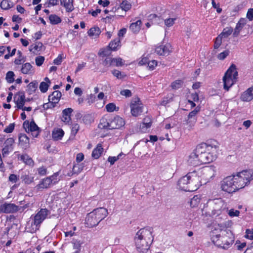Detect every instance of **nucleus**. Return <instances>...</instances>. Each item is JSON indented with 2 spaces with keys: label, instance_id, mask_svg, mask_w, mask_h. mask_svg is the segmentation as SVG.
Returning <instances> with one entry per match:
<instances>
[{
  "label": "nucleus",
  "instance_id": "nucleus-32",
  "mask_svg": "<svg viewBox=\"0 0 253 253\" xmlns=\"http://www.w3.org/2000/svg\"><path fill=\"white\" fill-rule=\"evenodd\" d=\"M38 83L36 81L31 82L27 85V92L29 94H32L35 92L38 87Z\"/></svg>",
  "mask_w": 253,
  "mask_h": 253
},
{
  "label": "nucleus",
  "instance_id": "nucleus-11",
  "mask_svg": "<svg viewBox=\"0 0 253 253\" xmlns=\"http://www.w3.org/2000/svg\"><path fill=\"white\" fill-rule=\"evenodd\" d=\"M130 113L132 116L138 117L143 112V105L138 97L133 98L130 103Z\"/></svg>",
  "mask_w": 253,
  "mask_h": 253
},
{
  "label": "nucleus",
  "instance_id": "nucleus-60",
  "mask_svg": "<svg viewBox=\"0 0 253 253\" xmlns=\"http://www.w3.org/2000/svg\"><path fill=\"white\" fill-rule=\"evenodd\" d=\"M110 54V50L109 48H103L99 50L98 54L99 56L104 57L108 56Z\"/></svg>",
  "mask_w": 253,
  "mask_h": 253
},
{
  "label": "nucleus",
  "instance_id": "nucleus-22",
  "mask_svg": "<svg viewBox=\"0 0 253 253\" xmlns=\"http://www.w3.org/2000/svg\"><path fill=\"white\" fill-rule=\"evenodd\" d=\"M52 184L49 179L46 177L44 178L41 179L39 183L37 185L36 187L38 190L47 189L51 187Z\"/></svg>",
  "mask_w": 253,
  "mask_h": 253
},
{
  "label": "nucleus",
  "instance_id": "nucleus-38",
  "mask_svg": "<svg viewBox=\"0 0 253 253\" xmlns=\"http://www.w3.org/2000/svg\"><path fill=\"white\" fill-rule=\"evenodd\" d=\"M42 42H37L35 44L30 45L29 50L34 53H36L37 52L40 51L42 50Z\"/></svg>",
  "mask_w": 253,
  "mask_h": 253
},
{
  "label": "nucleus",
  "instance_id": "nucleus-16",
  "mask_svg": "<svg viewBox=\"0 0 253 253\" xmlns=\"http://www.w3.org/2000/svg\"><path fill=\"white\" fill-rule=\"evenodd\" d=\"M171 51V46L169 43H167L165 45H158L155 48V52L160 55H168Z\"/></svg>",
  "mask_w": 253,
  "mask_h": 253
},
{
  "label": "nucleus",
  "instance_id": "nucleus-25",
  "mask_svg": "<svg viewBox=\"0 0 253 253\" xmlns=\"http://www.w3.org/2000/svg\"><path fill=\"white\" fill-rule=\"evenodd\" d=\"M21 71L24 74L32 75L34 74L35 70L30 63H26L22 65Z\"/></svg>",
  "mask_w": 253,
  "mask_h": 253
},
{
  "label": "nucleus",
  "instance_id": "nucleus-6",
  "mask_svg": "<svg viewBox=\"0 0 253 253\" xmlns=\"http://www.w3.org/2000/svg\"><path fill=\"white\" fill-rule=\"evenodd\" d=\"M238 73L236 66L232 64L227 70L223 78L224 89L227 91L237 82Z\"/></svg>",
  "mask_w": 253,
  "mask_h": 253
},
{
  "label": "nucleus",
  "instance_id": "nucleus-64",
  "mask_svg": "<svg viewBox=\"0 0 253 253\" xmlns=\"http://www.w3.org/2000/svg\"><path fill=\"white\" fill-rule=\"evenodd\" d=\"M246 17L250 21L253 20V8H251L248 10Z\"/></svg>",
  "mask_w": 253,
  "mask_h": 253
},
{
  "label": "nucleus",
  "instance_id": "nucleus-43",
  "mask_svg": "<svg viewBox=\"0 0 253 253\" xmlns=\"http://www.w3.org/2000/svg\"><path fill=\"white\" fill-rule=\"evenodd\" d=\"M105 108L108 112L117 111L119 109V107H117L114 103H108L106 105Z\"/></svg>",
  "mask_w": 253,
  "mask_h": 253
},
{
  "label": "nucleus",
  "instance_id": "nucleus-62",
  "mask_svg": "<svg viewBox=\"0 0 253 253\" xmlns=\"http://www.w3.org/2000/svg\"><path fill=\"white\" fill-rule=\"evenodd\" d=\"M149 59L147 57L143 55L141 58H140L138 60V65L140 66L144 65L145 64H148L149 62Z\"/></svg>",
  "mask_w": 253,
  "mask_h": 253
},
{
  "label": "nucleus",
  "instance_id": "nucleus-49",
  "mask_svg": "<svg viewBox=\"0 0 253 253\" xmlns=\"http://www.w3.org/2000/svg\"><path fill=\"white\" fill-rule=\"evenodd\" d=\"M123 155H124L123 153H121L117 156H109L108 158V161L110 163L111 165H113Z\"/></svg>",
  "mask_w": 253,
  "mask_h": 253
},
{
  "label": "nucleus",
  "instance_id": "nucleus-20",
  "mask_svg": "<svg viewBox=\"0 0 253 253\" xmlns=\"http://www.w3.org/2000/svg\"><path fill=\"white\" fill-rule=\"evenodd\" d=\"M14 102L18 109H22L25 103V96L24 94L20 93L15 95Z\"/></svg>",
  "mask_w": 253,
  "mask_h": 253
},
{
  "label": "nucleus",
  "instance_id": "nucleus-58",
  "mask_svg": "<svg viewBox=\"0 0 253 253\" xmlns=\"http://www.w3.org/2000/svg\"><path fill=\"white\" fill-rule=\"evenodd\" d=\"M158 65V62L155 60L149 61L147 64L148 68L150 70H153Z\"/></svg>",
  "mask_w": 253,
  "mask_h": 253
},
{
  "label": "nucleus",
  "instance_id": "nucleus-33",
  "mask_svg": "<svg viewBox=\"0 0 253 253\" xmlns=\"http://www.w3.org/2000/svg\"><path fill=\"white\" fill-rule=\"evenodd\" d=\"M141 24V21L138 20L136 22L132 23L129 26V28L133 33H137L140 29Z\"/></svg>",
  "mask_w": 253,
  "mask_h": 253
},
{
  "label": "nucleus",
  "instance_id": "nucleus-36",
  "mask_svg": "<svg viewBox=\"0 0 253 253\" xmlns=\"http://www.w3.org/2000/svg\"><path fill=\"white\" fill-rule=\"evenodd\" d=\"M201 199L200 195H195L190 200V206L192 208L197 207L200 203Z\"/></svg>",
  "mask_w": 253,
  "mask_h": 253
},
{
  "label": "nucleus",
  "instance_id": "nucleus-35",
  "mask_svg": "<svg viewBox=\"0 0 253 253\" xmlns=\"http://www.w3.org/2000/svg\"><path fill=\"white\" fill-rule=\"evenodd\" d=\"M49 22L52 25H57L62 21L61 18L56 14H51L48 17Z\"/></svg>",
  "mask_w": 253,
  "mask_h": 253
},
{
  "label": "nucleus",
  "instance_id": "nucleus-29",
  "mask_svg": "<svg viewBox=\"0 0 253 253\" xmlns=\"http://www.w3.org/2000/svg\"><path fill=\"white\" fill-rule=\"evenodd\" d=\"M44 82H42L40 84V89L42 92H46L50 84V81L47 77H45L44 79Z\"/></svg>",
  "mask_w": 253,
  "mask_h": 253
},
{
  "label": "nucleus",
  "instance_id": "nucleus-8",
  "mask_svg": "<svg viewBox=\"0 0 253 253\" xmlns=\"http://www.w3.org/2000/svg\"><path fill=\"white\" fill-rule=\"evenodd\" d=\"M194 171L196 172V176L201 181V185L209 182L216 174L214 167H205Z\"/></svg>",
  "mask_w": 253,
  "mask_h": 253
},
{
  "label": "nucleus",
  "instance_id": "nucleus-26",
  "mask_svg": "<svg viewBox=\"0 0 253 253\" xmlns=\"http://www.w3.org/2000/svg\"><path fill=\"white\" fill-rule=\"evenodd\" d=\"M30 139L25 134H20L19 136V144L23 148L26 149L29 146Z\"/></svg>",
  "mask_w": 253,
  "mask_h": 253
},
{
  "label": "nucleus",
  "instance_id": "nucleus-10",
  "mask_svg": "<svg viewBox=\"0 0 253 253\" xmlns=\"http://www.w3.org/2000/svg\"><path fill=\"white\" fill-rule=\"evenodd\" d=\"M220 186L223 191L228 193H232L238 191L233 175L225 177L221 181Z\"/></svg>",
  "mask_w": 253,
  "mask_h": 253
},
{
  "label": "nucleus",
  "instance_id": "nucleus-17",
  "mask_svg": "<svg viewBox=\"0 0 253 253\" xmlns=\"http://www.w3.org/2000/svg\"><path fill=\"white\" fill-rule=\"evenodd\" d=\"M99 223L93 211L87 214L85 217V224L88 227H92Z\"/></svg>",
  "mask_w": 253,
  "mask_h": 253
},
{
  "label": "nucleus",
  "instance_id": "nucleus-1",
  "mask_svg": "<svg viewBox=\"0 0 253 253\" xmlns=\"http://www.w3.org/2000/svg\"><path fill=\"white\" fill-rule=\"evenodd\" d=\"M218 146L215 145L202 144L189 156L187 163L189 166L197 167L214 161L217 156Z\"/></svg>",
  "mask_w": 253,
  "mask_h": 253
},
{
  "label": "nucleus",
  "instance_id": "nucleus-13",
  "mask_svg": "<svg viewBox=\"0 0 253 253\" xmlns=\"http://www.w3.org/2000/svg\"><path fill=\"white\" fill-rule=\"evenodd\" d=\"M18 210V207L12 203H4L0 205V213H12Z\"/></svg>",
  "mask_w": 253,
  "mask_h": 253
},
{
  "label": "nucleus",
  "instance_id": "nucleus-46",
  "mask_svg": "<svg viewBox=\"0 0 253 253\" xmlns=\"http://www.w3.org/2000/svg\"><path fill=\"white\" fill-rule=\"evenodd\" d=\"M15 74L12 71H8L5 77V79L8 83H12L14 81Z\"/></svg>",
  "mask_w": 253,
  "mask_h": 253
},
{
  "label": "nucleus",
  "instance_id": "nucleus-12",
  "mask_svg": "<svg viewBox=\"0 0 253 253\" xmlns=\"http://www.w3.org/2000/svg\"><path fill=\"white\" fill-rule=\"evenodd\" d=\"M23 127L26 131L31 132L34 137H37L40 133V128L34 121H25L23 123Z\"/></svg>",
  "mask_w": 253,
  "mask_h": 253
},
{
  "label": "nucleus",
  "instance_id": "nucleus-21",
  "mask_svg": "<svg viewBox=\"0 0 253 253\" xmlns=\"http://www.w3.org/2000/svg\"><path fill=\"white\" fill-rule=\"evenodd\" d=\"M60 4L63 6L67 12H71L74 9V0H60Z\"/></svg>",
  "mask_w": 253,
  "mask_h": 253
},
{
  "label": "nucleus",
  "instance_id": "nucleus-30",
  "mask_svg": "<svg viewBox=\"0 0 253 253\" xmlns=\"http://www.w3.org/2000/svg\"><path fill=\"white\" fill-rule=\"evenodd\" d=\"M110 119H107L105 117H103L101 119L100 123L98 125V127L101 129H110Z\"/></svg>",
  "mask_w": 253,
  "mask_h": 253
},
{
  "label": "nucleus",
  "instance_id": "nucleus-41",
  "mask_svg": "<svg viewBox=\"0 0 253 253\" xmlns=\"http://www.w3.org/2000/svg\"><path fill=\"white\" fill-rule=\"evenodd\" d=\"M233 29L231 27H226L224 28L222 33L219 35L223 38H226L229 36L232 33Z\"/></svg>",
  "mask_w": 253,
  "mask_h": 253
},
{
  "label": "nucleus",
  "instance_id": "nucleus-54",
  "mask_svg": "<svg viewBox=\"0 0 253 253\" xmlns=\"http://www.w3.org/2000/svg\"><path fill=\"white\" fill-rule=\"evenodd\" d=\"M151 126V122L150 121L149 118H145L144 119V122L141 126V127L142 129H143V128H145L146 129L150 128Z\"/></svg>",
  "mask_w": 253,
  "mask_h": 253
},
{
  "label": "nucleus",
  "instance_id": "nucleus-15",
  "mask_svg": "<svg viewBox=\"0 0 253 253\" xmlns=\"http://www.w3.org/2000/svg\"><path fill=\"white\" fill-rule=\"evenodd\" d=\"M125 125V121L122 118L117 116L111 119L110 123V129H120Z\"/></svg>",
  "mask_w": 253,
  "mask_h": 253
},
{
  "label": "nucleus",
  "instance_id": "nucleus-40",
  "mask_svg": "<svg viewBox=\"0 0 253 253\" xmlns=\"http://www.w3.org/2000/svg\"><path fill=\"white\" fill-rule=\"evenodd\" d=\"M59 175V171H58L54 173L52 175L47 177L51 181L52 185L58 183V182L60 180Z\"/></svg>",
  "mask_w": 253,
  "mask_h": 253
},
{
  "label": "nucleus",
  "instance_id": "nucleus-18",
  "mask_svg": "<svg viewBox=\"0 0 253 253\" xmlns=\"http://www.w3.org/2000/svg\"><path fill=\"white\" fill-rule=\"evenodd\" d=\"M240 99L244 102H250L253 99V86L249 87L241 94Z\"/></svg>",
  "mask_w": 253,
  "mask_h": 253
},
{
  "label": "nucleus",
  "instance_id": "nucleus-5",
  "mask_svg": "<svg viewBox=\"0 0 253 253\" xmlns=\"http://www.w3.org/2000/svg\"><path fill=\"white\" fill-rule=\"evenodd\" d=\"M232 175L234 176L238 190L249 185L253 178V174L251 170H243Z\"/></svg>",
  "mask_w": 253,
  "mask_h": 253
},
{
  "label": "nucleus",
  "instance_id": "nucleus-48",
  "mask_svg": "<svg viewBox=\"0 0 253 253\" xmlns=\"http://www.w3.org/2000/svg\"><path fill=\"white\" fill-rule=\"evenodd\" d=\"M227 213L231 217H238L240 215V211L234 209H231L227 211Z\"/></svg>",
  "mask_w": 253,
  "mask_h": 253
},
{
  "label": "nucleus",
  "instance_id": "nucleus-31",
  "mask_svg": "<svg viewBox=\"0 0 253 253\" xmlns=\"http://www.w3.org/2000/svg\"><path fill=\"white\" fill-rule=\"evenodd\" d=\"M103 151L102 144L99 143L97 144L96 147L93 149L92 153V156L94 159H98L101 155Z\"/></svg>",
  "mask_w": 253,
  "mask_h": 253
},
{
  "label": "nucleus",
  "instance_id": "nucleus-39",
  "mask_svg": "<svg viewBox=\"0 0 253 253\" xmlns=\"http://www.w3.org/2000/svg\"><path fill=\"white\" fill-rule=\"evenodd\" d=\"M120 8L125 11H127L131 8V3L126 0H123L120 5Z\"/></svg>",
  "mask_w": 253,
  "mask_h": 253
},
{
  "label": "nucleus",
  "instance_id": "nucleus-50",
  "mask_svg": "<svg viewBox=\"0 0 253 253\" xmlns=\"http://www.w3.org/2000/svg\"><path fill=\"white\" fill-rule=\"evenodd\" d=\"M84 166L83 164H77L74 165L73 168V172L74 173L78 174L83 169Z\"/></svg>",
  "mask_w": 253,
  "mask_h": 253
},
{
  "label": "nucleus",
  "instance_id": "nucleus-9",
  "mask_svg": "<svg viewBox=\"0 0 253 253\" xmlns=\"http://www.w3.org/2000/svg\"><path fill=\"white\" fill-rule=\"evenodd\" d=\"M214 231L211 233V239L212 242L216 243L221 238L222 244H219V245L222 248L224 249H228L233 244L234 241V237L231 231H230L229 233L227 232V234H229L228 238H227L226 236L221 237L220 234H214Z\"/></svg>",
  "mask_w": 253,
  "mask_h": 253
},
{
  "label": "nucleus",
  "instance_id": "nucleus-59",
  "mask_svg": "<svg viewBox=\"0 0 253 253\" xmlns=\"http://www.w3.org/2000/svg\"><path fill=\"white\" fill-rule=\"evenodd\" d=\"M173 95L169 94L166 97H164L163 100L161 102L162 105L165 106L169 103L172 99Z\"/></svg>",
  "mask_w": 253,
  "mask_h": 253
},
{
  "label": "nucleus",
  "instance_id": "nucleus-27",
  "mask_svg": "<svg viewBox=\"0 0 253 253\" xmlns=\"http://www.w3.org/2000/svg\"><path fill=\"white\" fill-rule=\"evenodd\" d=\"M61 97V93L58 90H55L49 95L48 100L52 104L57 103Z\"/></svg>",
  "mask_w": 253,
  "mask_h": 253
},
{
  "label": "nucleus",
  "instance_id": "nucleus-47",
  "mask_svg": "<svg viewBox=\"0 0 253 253\" xmlns=\"http://www.w3.org/2000/svg\"><path fill=\"white\" fill-rule=\"evenodd\" d=\"M21 158V160H22L26 164L28 165L29 166L33 165L34 162L33 160L31 158H30L28 155H22Z\"/></svg>",
  "mask_w": 253,
  "mask_h": 253
},
{
  "label": "nucleus",
  "instance_id": "nucleus-53",
  "mask_svg": "<svg viewBox=\"0 0 253 253\" xmlns=\"http://www.w3.org/2000/svg\"><path fill=\"white\" fill-rule=\"evenodd\" d=\"M37 171L39 175L44 176L47 174V168L45 166H42L37 169Z\"/></svg>",
  "mask_w": 253,
  "mask_h": 253
},
{
  "label": "nucleus",
  "instance_id": "nucleus-34",
  "mask_svg": "<svg viewBox=\"0 0 253 253\" xmlns=\"http://www.w3.org/2000/svg\"><path fill=\"white\" fill-rule=\"evenodd\" d=\"M233 225V222L231 220H227L223 223H219L217 224L218 229L222 231L224 229L230 228Z\"/></svg>",
  "mask_w": 253,
  "mask_h": 253
},
{
  "label": "nucleus",
  "instance_id": "nucleus-51",
  "mask_svg": "<svg viewBox=\"0 0 253 253\" xmlns=\"http://www.w3.org/2000/svg\"><path fill=\"white\" fill-rule=\"evenodd\" d=\"M124 62H123L122 58L118 57L116 58H113L112 66H115L117 67L122 66L124 65Z\"/></svg>",
  "mask_w": 253,
  "mask_h": 253
},
{
  "label": "nucleus",
  "instance_id": "nucleus-63",
  "mask_svg": "<svg viewBox=\"0 0 253 253\" xmlns=\"http://www.w3.org/2000/svg\"><path fill=\"white\" fill-rule=\"evenodd\" d=\"M245 237L249 240H253V229H247L246 231Z\"/></svg>",
  "mask_w": 253,
  "mask_h": 253
},
{
  "label": "nucleus",
  "instance_id": "nucleus-57",
  "mask_svg": "<svg viewBox=\"0 0 253 253\" xmlns=\"http://www.w3.org/2000/svg\"><path fill=\"white\" fill-rule=\"evenodd\" d=\"M0 6L4 10L8 9L11 7L7 0H2L0 3Z\"/></svg>",
  "mask_w": 253,
  "mask_h": 253
},
{
  "label": "nucleus",
  "instance_id": "nucleus-14",
  "mask_svg": "<svg viewBox=\"0 0 253 253\" xmlns=\"http://www.w3.org/2000/svg\"><path fill=\"white\" fill-rule=\"evenodd\" d=\"M14 143V140L12 138H8L4 141L1 151L3 157H7L13 151Z\"/></svg>",
  "mask_w": 253,
  "mask_h": 253
},
{
  "label": "nucleus",
  "instance_id": "nucleus-4",
  "mask_svg": "<svg viewBox=\"0 0 253 253\" xmlns=\"http://www.w3.org/2000/svg\"><path fill=\"white\" fill-rule=\"evenodd\" d=\"M48 211L45 209H41L26 225V229L28 232L34 233L39 230L40 224L46 218Z\"/></svg>",
  "mask_w": 253,
  "mask_h": 253
},
{
  "label": "nucleus",
  "instance_id": "nucleus-52",
  "mask_svg": "<svg viewBox=\"0 0 253 253\" xmlns=\"http://www.w3.org/2000/svg\"><path fill=\"white\" fill-rule=\"evenodd\" d=\"M199 111V109L196 108L193 111L190 112L188 117V119H193V122L195 123L196 121V119H195V117Z\"/></svg>",
  "mask_w": 253,
  "mask_h": 253
},
{
  "label": "nucleus",
  "instance_id": "nucleus-3",
  "mask_svg": "<svg viewBox=\"0 0 253 253\" xmlns=\"http://www.w3.org/2000/svg\"><path fill=\"white\" fill-rule=\"evenodd\" d=\"M201 183L196 176V172L193 170L180 178L178 181L177 185L179 189L183 191H194L201 186Z\"/></svg>",
  "mask_w": 253,
  "mask_h": 253
},
{
  "label": "nucleus",
  "instance_id": "nucleus-28",
  "mask_svg": "<svg viewBox=\"0 0 253 253\" xmlns=\"http://www.w3.org/2000/svg\"><path fill=\"white\" fill-rule=\"evenodd\" d=\"M64 134V132L60 128H55L52 133V138L54 140H61Z\"/></svg>",
  "mask_w": 253,
  "mask_h": 253
},
{
  "label": "nucleus",
  "instance_id": "nucleus-24",
  "mask_svg": "<svg viewBox=\"0 0 253 253\" xmlns=\"http://www.w3.org/2000/svg\"><path fill=\"white\" fill-rule=\"evenodd\" d=\"M21 179L25 183L30 184L34 181V176L30 174L29 171L25 170L22 172Z\"/></svg>",
  "mask_w": 253,
  "mask_h": 253
},
{
  "label": "nucleus",
  "instance_id": "nucleus-2",
  "mask_svg": "<svg viewBox=\"0 0 253 253\" xmlns=\"http://www.w3.org/2000/svg\"><path fill=\"white\" fill-rule=\"evenodd\" d=\"M152 233L151 228H144L137 231L134 237V243L138 252L145 253L149 249L154 239Z\"/></svg>",
  "mask_w": 253,
  "mask_h": 253
},
{
  "label": "nucleus",
  "instance_id": "nucleus-19",
  "mask_svg": "<svg viewBox=\"0 0 253 253\" xmlns=\"http://www.w3.org/2000/svg\"><path fill=\"white\" fill-rule=\"evenodd\" d=\"M92 211L96 216L99 222L104 219L108 214L107 210L104 208H97L94 209Z\"/></svg>",
  "mask_w": 253,
  "mask_h": 253
},
{
  "label": "nucleus",
  "instance_id": "nucleus-23",
  "mask_svg": "<svg viewBox=\"0 0 253 253\" xmlns=\"http://www.w3.org/2000/svg\"><path fill=\"white\" fill-rule=\"evenodd\" d=\"M73 110L71 108H66L62 111V121L65 124H69L71 122V115Z\"/></svg>",
  "mask_w": 253,
  "mask_h": 253
},
{
  "label": "nucleus",
  "instance_id": "nucleus-37",
  "mask_svg": "<svg viewBox=\"0 0 253 253\" xmlns=\"http://www.w3.org/2000/svg\"><path fill=\"white\" fill-rule=\"evenodd\" d=\"M121 46V40L119 38H117L112 41L109 44V47L112 50H116L118 47Z\"/></svg>",
  "mask_w": 253,
  "mask_h": 253
},
{
  "label": "nucleus",
  "instance_id": "nucleus-42",
  "mask_svg": "<svg viewBox=\"0 0 253 253\" xmlns=\"http://www.w3.org/2000/svg\"><path fill=\"white\" fill-rule=\"evenodd\" d=\"M100 34V30L98 27H92L89 29L88 34L90 37H97Z\"/></svg>",
  "mask_w": 253,
  "mask_h": 253
},
{
  "label": "nucleus",
  "instance_id": "nucleus-44",
  "mask_svg": "<svg viewBox=\"0 0 253 253\" xmlns=\"http://www.w3.org/2000/svg\"><path fill=\"white\" fill-rule=\"evenodd\" d=\"M247 23V20L245 18H241L236 24V28L242 30Z\"/></svg>",
  "mask_w": 253,
  "mask_h": 253
},
{
  "label": "nucleus",
  "instance_id": "nucleus-45",
  "mask_svg": "<svg viewBox=\"0 0 253 253\" xmlns=\"http://www.w3.org/2000/svg\"><path fill=\"white\" fill-rule=\"evenodd\" d=\"M183 84V82L181 80H177L172 82L171 84V87L173 89H177L181 88Z\"/></svg>",
  "mask_w": 253,
  "mask_h": 253
},
{
  "label": "nucleus",
  "instance_id": "nucleus-55",
  "mask_svg": "<svg viewBox=\"0 0 253 253\" xmlns=\"http://www.w3.org/2000/svg\"><path fill=\"white\" fill-rule=\"evenodd\" d=\"M19 179V176L15 174H10L8 177V181L12 183H17Z\"/></svg>",
  "mask_w": 253,
  "mask_h": 253
},
{
  "label": "nucleus",
  "instance_id": "nucleus-7",
  "mask_svg": "<svg viewBox=\"0 0 253 253\" xmlns=\"http://www.w3.org/2000/svg\"><path fill=\"white\" fill-rule=\"evenodd\" d=\"M210 202L213 207L211 215L215 217L216 222L219 221L220 219H224L226 216L221 212L226 207L224 201L221 198H216L210 200Z\"/></svg>",
  "mask_w": 253,
  "mask_h": 253
},
{
  "label": "nucleus",
  "instance_id": "nucleus-56",
  "mask_svg": "<svg viewBox=\"0 0 253 253\" xmlns=\"http://www.w3.org/2000/svg\"><path fill=\"white\" fill-rule=\"evenodd\" d=\"M229 53L230 51L229 50H225L224 51L218 54L217 58L219 60H223L224 59H225L227 57V56L229 55Z\"/></svg>",
  "mask_w": 253,
  "mask_h": 253
},
{
  "label": "nucleus",
  "instance_id": "nucleus-61",
  "mask_svg": "<svg viewBox=\"0 0 253 253\" xmlns=\"http://www.w3.org/2000/svg\"><path fill=\"white\" fill-rule=\"evenodd\" d=\"M11 50L10 46H0V56H2L4 53L9 52Z\"/></svg>",
  "mask_w": 253,
  "mask_h": 253
}]
</instances>
